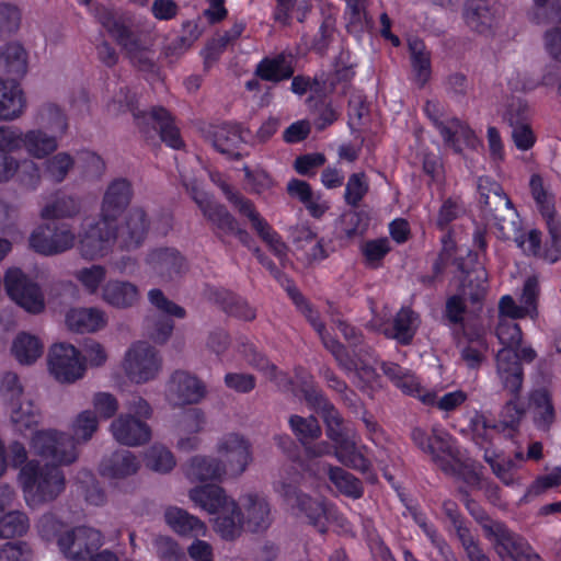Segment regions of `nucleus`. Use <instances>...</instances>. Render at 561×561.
Instances as JSON below:
<instances>
[{"instance_id":"nucleus-63","label":"nucleus","mask_w":561,"mask_h":561,"mask_svg":"<svg viewBox=\"0 0 561 561\" xmlns=\"http://www.w3.org/2000/svg\"><path fill=\"white\" fill-rule=\"evenodd\" d=\"M508 124L512 128L513 140H535L536 135L524 114L511 111L508 114Z\"/></svg>"},{"instance_id":"nucleus-50","label":"nucleus","mask_w":561,"mask_h":561,"mask_svg":"<svg viewBox=\"0 0 561 561\" xmlns=\"http://www.w3.org/2000/svg\"><path fill=\"white\" fill-rule=\"evenodd\" d=\"M80 203L72 197H62L47 204L42 209V217L44 219H57L73 217L80 213Z\"/></svg>"},{"instance_id":"nucleus-54","label":"nucleus","mask_w":561,"mask_h":561,"mask_svg":"<svg viewBox=\"0 0 561 561\" xmlns=\"http://www.w3.org/2000/svg\"><path fill=\"white\" fill-rule=\"evenodd\" d=\"M0 396L8 405L23 401V387L15 373L5 371L0 376Z\"/></svg>"},{"instance_id":"nucleus-61","label":"nucleus","mask_w":561,"mask_h":561,"mask_svg":"<svg viewBox=\"0 0 561 561\" xmlns=\"http://www.w3.org/2000/svg\"><path fill=\"white\" fill-rule=\"evenodd\" d=\"M92 404L98 419H110L116 414L119 404L117 399L108 392H98L93 396Z\"/></svg>"},{"instance_id":"nucleus-16","label":"nucleus","mask_w":561,"mask_h":561,"mask_svg":"<svg viewBox=\"0 0 561 561\" xmlns=\"http://www.w3.org/2000/svg\"><path fill=\"white\" fill-rule=\"evenodd\" d=\"M31 247L44 255H55L68 251L75 244L79 249V236L66 225L37 227L30 238Z\"/></svg>"},{"instance_id":"nucleus-10","label":"nucleus","mask_w":561,"mask_h":561,"mask_svg":"<svg viewBox=\"0 0 561 561\" xmlns=\"http://www.w3.org/2000/svg\"><path fill=\"white\" fill-rule=\"evenodd\" d=\"M215 450L227 480L241 477L253 461L250 442L237 433H228L219 437Z\"/></svg>"},{"instance_id":"nucleus-62","label":"nucleus","mask_w":561,"mask_h":561,"mask_svg":"<svg viewBox=\"0 0 561 561\" xmlns=\"http://www.w3.org/2000/svg\"><path fill=\"white\" fill-rule=\"evenodd\" d=\"M205 415L198 409L185 411L176 422L175 431L199 434L205 427Z\"/></svg>"},{"instance_id":"nucleus-57","label":"nucleus","mask_w":561,"mask_h":561,"mask_svg":"<svg viewBox=\"0 0 561 561\" xmlns=\"http://www.w3.org/2000/svg\"><path fill=\"white\" fill-rule=\"evenodd\" d=\"M468 273V284L463 287L462 294L472 301L481 300L488 291L486 272L482 266Z\"/></svg>"},{"instance_id":"nucleus-6","label":"nucleus","mask_w":561,"mask_h":561,"mask_svg":"<svg viewBox=\"0 0 561 561\" xmlns=\"http://www.w3.org/2000/svg\"><path fill=\"white\" fill-rule=\"evenodd\" d=\"M496 335L503 345L495 357L496 374L504 389L512 394H518L523 386V368L514 348L522 342L520 328L507 319H502L499 320Z\"/></svg>"},{"instance_id":"nucleus-41","label":"nucleus","mask_w":561,"mask_h":561,"mask_svg":"<svg viewBox=\"0 0 561 561\" xmlns=\"http://www.w3.org/2000/svg\"><path fill=\"white\" fill-rule=\"evenodd\" d=\"M466 20L477 32L486 33L492 28L495 16L485 1L473 0L467 4Z\"/></svg>"},{"instance_id":"nucleus-14","label":"nucleus","mask_w":561,"mask_h":561,"mask_svg":"<svg viewBox=\"0 0 561 561\" xmlns=\"http://www.w3.org/2000/svg\"><path fill=\"white\" fill-rule=\"evenodd\" d=\"M414 443L425 453L432 456L445 471H455L460 463L459 453L451 437L442 428H433V436L420 428L412 432Z\"/></svg>"},{"instance_id":"nucleus-8","label":"nucleus","mask_w":561,"mask_h":561,"mask_svg":"<svg viewBox=\"0 0 561 561\" xmlns=\"http://www.w3.org/2000/svg\"><path fill=\"white\" fill-rule=\"evenodd\" d=\"M121 368L129 381L142 385L159 376L162 358L151 344L146 341H136L125 351Z\"/></svg>"},{"instance_id":"nucleus-26","label":"nucleus","mask_w":561,"mask_h":561,"mask_svg":"<svg viewBox=\"0 0 561 561\" xmlns=\"http://www.w3.org/2000/svg\"><path fill=\"white\" fill-rule=\"evenodd\" d=\"M163 516L165 524L180 536L205 537L208 533L202 519L181 507L169 506Z\"/></svg>"},{"instance_id":"nucleus-2","label":"nucleus","mask_w":561,"mask_h":561,"mask_svg":"<svg viewBox=\"0 0 561 561\" xmlns=\"http://www.w3.org/2000/svg\"><path fill=\"white\" fill-rule=\"evenodd\" d=\"M188 497L199 510L211 515L214 530L224 539H234L243 530L265 531L272 524L267 499L250 492L236 501L219 485H201L188 491Z\"/></svg>"},{"instance_id":"nucleus-56","label":"nucleus","mask_w":561,"mask_h":561,"mask_svg":"<svg viewBox=\"0 0 561 561\" xmlns=\"http://www.w3.org/2000/svg\"><path fill=\"white\" fill-rule=\"evenodd\" d=\"M135 101V95L130 94L128 88H121L107 103V112L112 115L130 112L133 116L138 119L140 117V112L137 111ZM141 115L145 116L142 113Z\"/></svg>"},{"instance_id":"nucleus-15","label":"nucleus","mask_w":561,"mask_h":561,"mask_svg":"<svg viewBox=\"0 0 561 561\" xmlns=\"http://www.w3.org/2000/svg\"><path fill=\"white\" fill-rule=\"evenodd\" d=\"M275 491L296 515L307 518L309 523L323 529L329 511L321 499H312L286 482H278Z\"/></svg>"},{"instance_id":"nucleus-37","label":"nucleus","mask_w":561,"mask_h":561,"mask_svg":"<svg viewBox=\"0 0 561 561\" xmlns=\"http://www.w3.org/2000/svg\"><path fill=\"white\" fill-rule=\"evenodd\" d=\"M291 58L283 54L264 58L255 69V75L265 81L278 82L293 76Z\"/></svg>"},{"instance_id":"nucleus-32","label":"nucleus","mask_w":561,"mask_h":561,"mask_svg":"<svg viewBox=\"0 0 561 561\" xmlns=\"http://www.w3.org/2000/svg\"><path fill=\"white\" fill-rule=\"evenodd\" d=\"M118 45L125 51L126 57L137 69L146 72H156L157 66L150 50L142 44L140 36L131 32Z\"/></svg>"},{"instance_id":"nucleus-23","label":"nucleus","mask_w":561,"mask_h":561,"mask_svg":"<svg viewBox=\"0 0 561 561\" xmlns=\"http://www.w3.org/2000/svg\"><path fill=\"white\" fill-rule=\"evenodd\" d=\"M65 324L76 333H96L107 327L108 316L100 307H72L66 311Z\"/></svg>"},{"instance_id":"nucleus-13","label":"nucleus","mask_w":561,"mask_h":561,"mask_svg":"<svg viewBox=\"0 0 561 561\" xmlns=\"http://www.w3.org/2000/svg\"><path fill=\"white\" fill-rule=\"evenodd\" d=\"M8 296L30 313L45 309V297L41 287L19 268H9L4 276Z\"/></svg>"},{"instance_id":"nucleus-64","label":"nucleus","mask_w":561,"mask_h":561,"mask_svg":"<svg viewBox=\"0 0 561 561\" xmlns=\"http://www.w3.org/2000/svg\"><path fill=\"white\" fill-rule=\"evenodd\" d=\"M32 551L25 542H7L0 548V561H31Z\"/></svg>"},{"instance_id":"nucleus-7","label":"nucleus","mask_w":561,"mask_h":561,"mask_svg":"<svg viewBox=\"0 0 561 561\" xmlns=\"http://www.w3.org/2000/svg\"><path fill=\"white\" fill-rule=\"evenodd\" d=\"M295 304L300 308L301 312L307 317L314 330L320 335L324 346L331 351L341 365H343L350 373H352L353 381L362 388L373 385L377 378V368L375 362L359 360L354 362L347 358V355L342 345L331 339L324 333V328L318 320V313L304 300V298L296 291H289Z\"/></svg>"},{"instance_id":"nucleus-27","label":"nucleus","mask_w":561,"mask_h":561,"mask_svg":"<svg viewBox=\"0 0 561 561\" xmlns=\"http://www.w3.org/2000/svg\"><path fill=\"white\" fill-rule=\"evenodd\" d=\"M424 111L428 118L439 129L440 136L445 140H470L471 138L477 137L473 129L457 118H451L447 122L440 121L442 111L438 103L427 101Z\"/></svg>"},{"instance_id":"nucleus-25","label":"nucleus","mask_w":561,"mask_h":561,"mask_svg":"<svg viewBox=\"0 0 561 561\" xmlns=\"http://www.w3.org/2000/svg\"><path fill=\"white\" fill-rule=\"evenodd\" d=\"M538 294V282L535 277H529L524 285L520 297L522 305H517L514 299L506 295L503 296L499 304V320H513L529 316L534 318L537 314L536 297Z\"/></svg>"},{"instance_id":"nucleus-3","label":"nucleus","mask_w":561,"mask_h":561,"mask_svg":"<svg viewBox=\"0 0 561 561\" xmlns=\"http://www.w3.org/2000/svg\"><path fill=\"white\" fill-rule=\"evenodd\" d=\"M69 434L48 428L34 435L31 451L55 465H70L79 457V445L93 438L99 430V419L91 410L77 413L69 422Z\"/></svg>"},{"instance_id":"nucleus-39","label":"nucleus","mask_w":561,"mask_h":561,"mask_svg":"<svg viewBox=\"0 0 561 561\" xmlns=\"http://www.w3.org/2000/svg\"><path fill=\"white\" fill-rule=\"evenodd\" d=\"M529 408L538 427L546 430L553 423L554 409L546 389H538L531 393Z\"/></svg>"},{"instance_id":"nucleus-55","label":"nucleus","mask_w":561,"mask_h":561,"mask_svg":"<svg viewBox=\"0 0 561 561\" xmlns=\"http://www.w3.org/2000/svg\"><path fill=\"white\" fill-rule=\"evenodd\" d=\"M369 190L367 176L363 172L353 173L348 176L344 198L346 204L357 206Z\"/></svg>"},{"instance_id":"nucleus-53","label":"nucleus","mask_w":561,"mask_h":561,"mask_svg":"<svg viewBox=\"0 0 561 561\" xmlns=\"http://www.w3.org/2000/svg\"><path fill=\"white\" fill-rule=\"evenodd\" d=\"M80 352L81 360L84 364V374L88 368H99L104 366L108 359L106 347L95 340L87 341Z\"/></svg>"},{"instance_id":"nucleus-43","label":"nucleus","mask_w":561,"mask_h":561,"mask_svg":"<svg viewBox=\"0 0 561 561\" xmlns=\"http://www.w3.org/2000/svg\"><path fill=\"white\" fill-rule=\"evenodd\" d=\"M468 344L461 350V359L470 369L479 368L486 358L489 345L481 333H467Z\"/></svg>"},{"instance_id":"nucleus-24","label":"nucleus","mask_w":561,"mask_h":561,"mask_svg":"<svg viewBox=\"0 0 561 561\" xmlns=\"http://www.w3.org/2000/svg\"><path fill=\"white\" fill-rule=\"evenodd\" d=\"M110 432L117 443L130 447L144 445L151 438L148 424L130 414L118 415L111 423Z\"/></svg>"},{"instance_id":"nucleus-33","label":"nucleus","mask_w":561,"mask_h":561,"mask_svg":"<svg viewBox=\"0 0 561 561\" xmlns=\"http://www.w3.org/2000/svg\"><path fill=\"white\" fill-rule=\"evenodd\" d=\"M25 107L22 90L13 80H0V119H14Z\"/></svg>"},{"instance_id":"nucleus-47","label":"nucleus","mask_w":561,"mask_h":561,"mask_svg":"<svg viewBox=\"0 0 561 561\" xmlns=\"http://www.w3.org/2000/svg\"><path fill=\"white\" fill-rule=\"evenodd\" d=\"M21 23V9L13 2L0 1V38L15 34Z\"/></svg>"},{"instance_id":"nucleus-21","label":"nucleus","mask_w":561,"mask_h":561,"mask_svg":"<svg viewBox=\"0 0 561 561\" xmlns=\"http://www.w3.org/2000/svg\"><path fill=\"white\" fill-rule=\"evenodd\" d=\"M168 398L179 404L198 403L206 394L205 385L194 375L178 370L170 377Z\"/></svg>"},{"instance_id":"nucleus-1","label":"nucleus","mask_w":561,"mask_h":561,"mask_svg":"<svg viewBox=\"0 0 561 561\" xmlns=\"http://www.w3.org/2000/svg\"><path fill=\"white\" fill-rule=\"evenodd\" d=\"M130 196L126 180L113 181L104 193L100 217H85L81 221L79 252L84 259H102L115 244L129 250L142 242L148 228L147 217L140 208L126 210Z\"/></svg>"},{"instance_id":"nucleus-35","label":"nucleus","mask_w":561,"mask_h":561,"mask_svg":"<svg viewBox=\"0 0 561 561\" xmlns=\"http://www.w3.org/2000/svg\"><path fill=\"white\" fill-rule=\"evenodd\" d=\"M314 465L317 466V469H313L311 463H307L306 469L316 476H320L322 472L328 471L330 480L341 492L352 497H359L362 495L360 483L351 473L341 468L327 467L320 462H316Z\"/></svg>"},{"instance_id":"nucleus-60","label":"nucleus","mask_w":561,"mask_h":561,"mask_svg":"<svg viewBox=\"0 0 561 561\" xmlns=\"http://www.w3.org/2000/svg\"><path fill=\"white\" fill-rule=\"evenodd\" d=\"M347 30L352 33L360 32L366 25L367 0H345Z\"/></svg>"},{"instance_id":"nucleus-18","label":"nucleus","mask_w":561,"mask_h":561,"mask_svg":"<svg viewBox=\"0 0 561 561\" xmlns=\"http://www.w3.org/2000/svg\"><path fill=\"white\" fill-rule=\"evenodd\" d=\"M224 193L231 201L240 214L247 216L252 224L253 229L257 232L261 239L268 245L271 251L283 261L287 255V247L282 241L280 237L272 229L267 221L261 217L255 210L253 204L248 199L232 193L230 188L220 184Z\"/></svg>"},{"instance_id":"nucleus-17","label":"nucleus","mask_w":561,"mask_h":561,"mask_svg":"<svg viewBox=\"0 0 561 561\" xmlns=\"http://www.w3.org/2000/svg\"><path fill=\"white\" fill-rule=\"evenodd\" d=\"M35 121L37 129L27 131L24 140H59L71 136L68 117L55 103L43 104L36 113Z\"/></svg>"},{"instance_id":"nucleus-58","label":"nucleus","mask_w":561,"mask_h":561,"mask_svg":"<svg viewBox=\"0 0 561 561\" xmlns=\"http://www.w3.org/2000/svg\"><path fill=\"white\" fill-rule=\"evenodd\" d=\"M289 424L293 432L304 444L309 439L317 438L321 433L318 421L313 416L305 419L298 415H293L289 419Z\"/></svg>"},{"instance_id":"nucleus-51","label":"nucleus","mask_w":561,"mask_h":561,"mask_svg":"<svg viewBox=\"0 0 561 561\" xmlns=\"http://www.w3.org/2000/svg\"><path fill=\"white\" fill-rule=\"evenodd\" d=\"M308 101L311 103L310 110L313 117V124L318 130H323L327 126L333 124L337 119L339 112L330 101L321 99L313 102L312 98Z\"/></svg>"},{"instance_id":"nucleus-30","label":"nucleus","mask_w":561,"mask_h":561,"mask_svg":"<svg viewBox=\"0 0 561 561\" xmlns=\"http://www.w3.org/2000/svg\"><path fill=\"white\" fill-rule=\"evenodd\" d=\"M185 476L191 481H226L217 456L197 455L192 457L185 466Z\"/></svg>"},{"instance_id":"nucleus-29","label":"nucleus","mask_w":561,"mask_h":561,"mask_svg":"<svg viewBox=\"0 0 561 561\" xmlns=\"http://www.w3.org/2000/svg\"><path fill=\"white\" fill-rule=\"evenodd\" d=\"M140 469V461L130 451H122L112 455L101 466V473L106 479L119 482L135 476Z\"/></svg>"},{"instance_id":"nucleus-40","label":"nucleus","mask_w":561,"mask_h":561,"mask_svg":"<svg viewBox=\"0 0 561 561\" xmlns=\"http://www.w3.org/2000/svg\"><path fill=\"white\" fill-rule=\"evenodd\" d=\"M409 50L416 82L423 87L431 77V58L424 43L419 38L409 39Z\"/></svg>"},{"instance_id":"nucleus-59","label":"nucleus","mask_w":561,"mask_h":561,"mask_svg":"<svg viewBox=\"0 0 561 561\" xmlns=\"http://www.w3.org/2000/svg\"><path fill=\"white\" fill-rule=\"evenodd\" d=\"M153 547L160 561H186L179 543L171 537H157Z\"/></svg>"},{"instance_id":"nucleus-36","label":"nucleus","mask_w":561,"mask_h":561,"mask_svg":"<svg viewBox=\"0 0 561 561\" xmlns=\"http://www.w3.org/2000/svg\"><path fill=\"white\" fill-rule=\"evenodd\" d=\"M0 62L8 75L21 78L27 71V53L18 42H10L0 48Z\"/></svg>"},{"instance_id":"nucleus-20","label":"nucleus","mask_w":561,"mask_h":561,"mask_svg":"<svg viewBox=\"0 0 561 561\" xmlns=\"http://www.w3.org/2000/svg\"><path fill=\"white\" fill-rule=\"evenodd\" d=\"M489 528L496 536V550L503 561H541L524 539L510 533L501 524H492Z\"/></svg>"},{"instance_id":"nucleus-31","label":"nucleus","mask_w":561,"mask_h":561,"mask_svg":"<svg viewBox=\"0 0 561 561\" xmlns=\"http://www.w3.org/2000/svg\"><path fill=\"white\" fill-rule=\"evenodd\" d=\"M10 420L16 432L25 437L33 439L37 433L47 431L38 430L39 412L28 400L18 402V404L10 405Z\"/></svg>"},{"instance_id":"nucleus-9","label":"nucleus","mask_w":561,"mask_h":561,"mask_svg":"<svg viewBox=\"0 0 561 561\" xmlns=\"http://www.w3.org/2000/svg\"><path fill=\"white\" fill-rule=\"evenodd\" d=\"M529 185L548 229V239L541 250V257L549 263H554L561 257V220L556 216L552 196L545 188L541 178L534 174Z\"/></svg>"},{"instance_id":"nucleus-44","label":"nucleus","mask_w":561,"mask_h":561,"mask_svg":"<svg viewBox=\"0 0 561 561\" xmlns=\"http://www.w3.org/2000/svg\"><path fill=\"white\" fill-rule=\"evenodd\" d=\"M467 399V392L461 389H456L442 396H438L437 391L430 390L422 396V403L426 405H434L442 412L449 413L462 405Z\"/></svg>"},{"instance_id":"nucleus-45","label":"nucleus","mask_w":561,"mask_h":561,"mask_svg":"<svg viewBox=\"0 0 561 561\" xmlns=\"http://www.w3.org/2000/svg\"><path fill=\"white\" fill-rule=\"evenodd\" d=\"M106 268L99 264L81 267L73 273V277L84 291L90 295L101 293L106 279Z\"/></svg>"},{"instance_id":"nucleus-22","label":"nucleus","mask_w":561,"mask_h":561,"mask_svg":"<svg viewBox=\"0 0 561 561\" xmlns=\"http://www.w3.org/2000/svg\"><path fill=\"white\" fill-rule=\"evenodd\" d=\"M100 298L114 309L127 310L139 304L141 291L138 285L130 280L114 278L102 286Z\"/></svg>"},{"instance_id":"nucleus-38","label":"nucleus","mask_w":561,"mask_h":561,"mask_svg":"<svg viewBox=\"0 0 561 561\" xmlns=\"http://www.w3.org/2000/svg\"><path fill=\"white\" fill-rule=\"evenodd\" d=\"M382 371L389 376L394 385L407 394L417 398L422 402V396L430 390L424 389L414 375L396 364H380Z\"/></svg>"},{"instance_id":"nucleus-48","label":"nucleus","mask_w":561,"mask_h":561,"mask_svg":"<svg viewBox=\"0 0 561 561\" xmlns=\"http://www.w3.org/2000/svg\"><path fill=\"white\" fill-rule=\"evenodd\" d=\"M148 115L154 122V127L159 129L161 140H180V129L164 107H152Z\"/></svg>"},{"instance_id":"nucleus-42","label":"nucleus","mask_w":561,"mask_h":561,"mask_svg":"<svg viewBox=\"0 0 561 561\" xmlns=\"http://www.w3.org/2000/svg\"><path fill=\"white\" fill-rule=\"evenodd\" d=\"M30 529V518L21 510H13L0 515V538L23 537Z\"/></svg>"},{"instance_id":"nucleus-4","label":"nucleus","mask_w":561,"mask_h":561,"mask_svg":"<svg viewBox=\"0 0 561 561\" xmlns=\"http://www.w3.org/2000/svg\"><path fill=\"white\" fill-rule=\"evenodd\" d=\"M302 382L306 399L316 404L322 412L328 427V436L334 443V453L337 460L357 470H367L369 463L362 449L357 447L354 430L342 424L335 408L313 389L307 379H304Z\"/></svg>"},{"instance_id":"nucleus-46","label":"nucleus","mask_w":561,"mask_h":561,"mask_svg":"<svg viewBox=\"0 0 561 561\" xmlns=\"http://www.w3.org/2000/svg\"><path fill=\"white\" fill-rule=\"evenodd\" d=\"M146 467L154 472L168 473L175 467L172 451L163 445L154 444L144 454Z\"/></svg>"},{"instance_id":"nucleus-52","label":"nucleus","mask_w":561,"mask_h":561,"mask_svg":"<svg viewBox=\"0 0 561 561\" xmlns=\"http://www.w3.org/2000/svg\"><path fill=\"white\" fill-rule=\"evenodd\" d=\"M96 18L117 44L133 32L128 25L117 19L113 12L106 8H96Z\"/></svg>"},{"instance_id":"nucleus-12","label":"nucleus","mask_w":561,"mask_h":561,"mask_svg":"<svg viewBox=\"0 0 561 561\" xmlns=\"http://www.w3.org/2000/svg\"><path fill=\"white\" fill-rule=\"evenodd\" d=\"M49 374L60 383H73L84 377L81 352L70 343H55L47 355Z\"/></svg>"},{"instance_id":"nucleus-19","label":"nucleus","mask_w":561,"mask_h":561,"mask_svg":"<svg viewBox=\"0 0 561 561\" xmlns=\"http://www.w3.org/2000/svg\"><path fill=\"white\" fill-rule=\"evenodd\" d=\"M194 199L204 216L225 234L236 236L240 242L250 245V234L238 226L234 218L220 205L216 204L206 193L196 192Z\"/></svg>"},{"instance_id":"nucleus-5","label":"nucleus","mask_w":561,"mask_h":561,"mask_svg":"<svg viewBox=\"0 0 561 561\" xmlns=\"http://www.w3.org/2000/svg\"><path fill=\"white\" fill-rule=\"evenodd\" d=\"M18 482L30 508L54 501L65 488L64 474L56 466H41L34 460L21 468Z\"/></svg>"},{"instance_id":"nucleus-28","label":"nucleus","mask_w":561,"mask_h":561,"mask_svg":"<svg viewBox=\"0 0 561 561\" xmlns=\"http://www.w3.org/2000/svg\"><path fill=\"white\" fill-rule=\"evenodd\" d=\"M43 340L28 332H19L12 340L10 353L22 366L34 365L44 354Z\"/></svg>"},{"instance_id":"nucleus-11","label":"nucleus","mask_w":561,"mask_h":561,"mask_svg":"<svg viewBox=\"0 0 561 561\" xmlns=\"http://www.w3.org/2000/svg\"><path fill=\"white\" fill-rule=\"evenodd\" d=\"M57 545L68 560L87 561L100 552L103 538L99 530L79 526L60 533L57 536Z\"/></svg>"},{"instance_id":"nucleus-49","label":"nucleus","mask_w":561,"mask_h":561,"mask_svg":"<svg viewBox=\"0 0 561 561\" xmlns=\"http://www.w3.org/2000/svg\"><path fill=\"white\" fill-rule=\"evenodd\" d=\"M417 325V316L410 309L403 308L398 312L394 319L392 336L401 343H408L413 337Z\"/></svg>"},{"instance_id":"nucleus-34","label":"nucleus","mask_w":561,"mask_h":561,"mask_svg":"<svg viewBox=\"0 0 561 561\" xmlns=\"http://www.w3.org/2000/svg\"><path fill=\"white\" fill-rule=\"evenodd\" d=\"M148 264L161 278H173L183 268V259L175 250L159 249L148 256Z\"/></svg>"}]
</instances>
